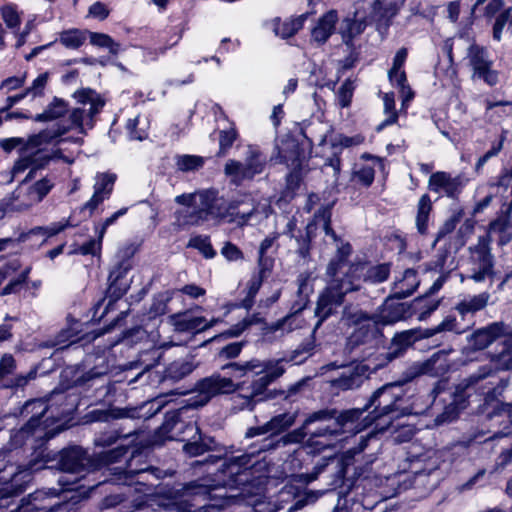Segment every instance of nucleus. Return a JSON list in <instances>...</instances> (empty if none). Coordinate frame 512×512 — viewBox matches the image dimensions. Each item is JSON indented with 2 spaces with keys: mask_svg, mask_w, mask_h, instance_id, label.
Returning a JSON list of instances; mask_svg holds the SVG:
<instances>
[{
  "mask_svg": "<svg viewBox=\"0 0 512 512\" xmlns=\"http://www.w3.org/2000/svg\"><path fill=\"white\" fill-rule=\"evenodd\" d=\"M447 381L439 380L433 390L426 397L418 396L414 399L410 407L403 405L405 403L404 390L399 383H388L377 389L370 397L365 409L373 407L364 421L362 428L356 426L357 432L375 422L374 430L369 432L366 437H361V441L354 454L362 452L367 446L368 439L372 438L375 430L384 428L388 421L399 418V416L421 415L427 412L429 405L433 403L436 397L446 389Z\"/></svg>",
  "mask_w": 512,
  "mask_h": 512,
  "instance_id": "nucleus-4",
  "label": "nucleus"
},
{
  "mask_svg": "<svg viewBox=\"0 0 512 512\" xmlns=\"http://www.w3.org/2000/svg\"><path fill=\"white\" fill-rule=\"evenodd\" d=\"M363 414L359 409H352L338 413L334 409H322L311 413L301 428L296 429L280 439L265 438L258 448L253 445L250 452L226 459H215L211 464H217L216 471L209 470V479L195 481L187 484L180 498L161 504L170 512H206V504L210 491L219 487L237 488L246 485L262 484L267 475V463L254 460L255 454L275 449L291 443H300L304 440L310 425L319 423V426L309 431L308 446L314 452H321L334 445L333 439L345 431L346 425L353 424Z\"/></svg>",
  "mask_w": 512,
  "mask_h": 512,
  "instance_id": "nucleus-1",
  "label": "nucleus"
},
{
  "mask_svg": "<svg viewBox=\"0 0 512 512\" xmlns=\"http://www.w3.org/2000/svg\"><path fill=\"white\" fill-rule=\"evenodd\" d=\"M102 239L98 235V239H91L88 242L74 248L70 254L96 255L100 252Z\"/></svg>",
  "mask_w": 512,
  "mask_h": 512,
  "instance_id": "nucleus-64",
  "label": "nucleus"
},
{
  "mask_svg": "<svg viewBox=\"0 0 512 512\" xmlns=\"http://www.w3.org/2000/svg\"><path fill=\"white\" fill-rule=\"evenodd\" d=\"M173 298L171 291L158 293L154 298L149 309L150 317H158L167 313L168 303Z\"/></svg>",
  "mask_w": 512,
  "mask_h": 512,
  "instance_id": "nucleus-53",
  "label": "nucleus"
},
{
  "mask_svg": "<svg viewBox=\"0 0 512 512\" xmlns=\"http://www.w3.org/2000/svg\"><path fill=\"white\" fill-rule=\"evenodd\" d=\"M420 284L417 271L409 268L395 277L392 286V297L403 299L412 295Z\"/></svg>",
  "mask_w": 512,
  "mask_h": 512,
  "instance_id": "nucleus-24",
  "label": "nucleus"
},
{
  "mask_svg": "<svg viewBox=\"0 0 512 512\" xmlns=\"http://www.w3.org/2000/svg\"><path fill=\"white\" fill-rule=\"evenodd\" d=\"M411 315L410 306L407 303H397L389 298L380 310L374 314V318L379 326H386L405 320Z\"/></svg>",
  "mask_w": 512,
  "mask_h": 512,
  "instance_id": "nucleus-20",
  "label": "nucleus"
},
{
  "mask_svg": "<svg viewBox=\"0 0 512 512\" xmlns=\"http://www.w3.org/2000/svg\"><path fill=\"white\" fill-rule=\"evenodd\" d=\"M466 183L467 180L462 175L452 176L450 173L438 171L430 176L428 187L435 193H444L449 198H456Z\"/></svg>",
  "mask_w": 512,
  "mask_h": 512,
  "instance_id": "nucleus-14",
  "label": "nucleus"
},
{
  "mask_svg": "<svg viewBox=\"0 0 512 512\" xmlns=\"http://www.w3.org/2000/svg\"><path fill=\"white\" fill-rule=\"evenodd\" d=\"M449 352L440 350L434 353L429 359L416 362L410 368L411 376L429 375L431 377H442L450 369V361L448 359Z\"/></svg>",
  "mask_w": 512,
  "mask_h": 512,
  "instance_id": "nucleus-16",
  "label": "nucleus"
},
{
  "mask_svg": "<svg viewBox=\"0 0 512 512\" xmlns=\"http://www.w3.org/2000/svg\"><path fill=\"white\" fill-rule=\"evenodd\" d=\"M226 201L218 197L217 191L209 189L197 192L196 210H178L175 212L179 227L199 225L209 218L224 220Z\"/></svg>",
  "mask_w": 512,
  "mask_h": 512,
  "instance_id": "nucleus-8",
  "label": "nucleus"
},
{
  "mask_svg": "<svg viewBox=\"0 0 512 512\" xmlns=\"http://www.w3.org/2000/svg\"><path fill=\"white\" fill-rule=\"evenodd\" d=\"M55 181L52 177L46 176L33 184H28V187L35 199L36 203H40L53 189Z\"/></svg>",
  "mask_w": 512,
  "mask_h": 512,
  "instance_id": "nucleus-50",
  "label": "nucleus"
},
{
  "mask_svg": "<svg viewBox=\"0 0 512 512\" xmlns=\"http://www.w3.org/2000/svg\"><path fill=\"white\" fill-rule=\"evenodd\" d=\"M366 27V17L356 10L354 17H347L343 19L339 33L342 36V40L346 45H351L353 39L360 35Z\"/></svg>",
  "mask_w": 512,
  "mask_h": 512,
  "instance_id": "nucleus-29",
  "label": "nucleus"
},
{
  "mask_svg": "<svg viewBox=\"0 0 512 512\" xmlns=\"http://www.w3.org/2000/svg\"><path fill=\"white\" fill-rule=\"evenodd\" d=\"M25 409L35 411V415H33L27 424L12 437V441L14 443L24 441L25 443L40 442L42 444L62 431L60 426L55 428L50 427V424H48L49 416H46L43 420V417H45L47 412L50 410V407H48L45 400L36 399L29 401L26 403Z\"/></svg>",
  "mask_w": 512,
  "mask_h": 512,
  "instance_id": "nucleus-9",
  "label": "nucleus"
},
{
  "mask_svg": "<svg viewBox=\"0 0 512 512\" xmlns=\"http://www.w3.org/2000/svg\"><path fill=\"white\" fill-rule=\"evenodd\" d=\"M423 331L417 329H411L397 333L393 337V344L398 346L400 349H404L412 345L415 340L423 338Z\"/></svg>",
  "mask_w": 512,
  "mask_h": 512,
  "instance_id": "nucleus-59",
  "label": "nucleus"
},
{
  "mask_svg": "<svg viewBox=\"0 0 512 512\" xmlns=\"http://www.w3.org/2000/svg\"><path fill=\"white\" fill-rule=\"evenodd\" d=\"M90 43L94 46L107 48L109 52L113 55H117L121 46L119 43L115 42L112 37L105 33L98 32H90L89 33Z\"/></svg>",
  "mask_w": 512,
  "mask_h": 512,
  "instance_id": "nucleus-51",
  "label": "nucleus"
},
{
  "mask_svg": "<svg viewBox=\"0 0 512 512\" xmlns=\"http://www.w3.org/2000/svg\"><path fill=\"white\" fill-rule=\"evenodd\" d=\"M224 173L234 184H240L246 179H251L250 176L247 175L243 161L234 159L228 160L224 167Z\"/></svg>",
  "mask_w": 512,
  "mask_h": 512,
  "instance_id": "nucleus-46",
  "label": "nucleus"
},
{
  "mask_svg": "<svg viewBox=\"0 0 512 512\" xmlns=\"http://www.w3.org/2000/svg\"><path fill=\"white\" fill-rule=\"evenodd\" d=\"M280 157L295 172L301 170L302 164L306 160L304 152L295 141L287 143V149L280 151Z\"/></svg>",
  "mask_w": 512,
  "mask_h": 512,
  "instance_id": "nucleus-35",
  "label": "nucleus"
},
{
  "mask_svg": "<svg viewBox=\"0 0 512 512\" xmlns=\"http://www.w3.org/2000/svg\"><path fill=\"white\" fill-rule=\"evenodd\" d=\"M363 159L370 160L371 163H356L352 170V180L361 184L364 187H369L375 177V168H383V160L379 157L370 154H364Z\"/></svg>",
  "mask_w": 512,
  "mask_h": 512,
  "instance_id": "nucleus-25",
  "label": "nucleus"
},
{
  "mask_svg": "<svg viewBox=\"0 0 512 512\" xmlns=\"http://www.w3.org/2000/svg\"><path fill=\"white\" fill-rule=\"evenodd\" d=\"M262 318L259 314H252L247 317H245L243 320H241L239 323L231 327L228 331L224 333V335L228 337H237L241 333H243L248 327L254 324H258L262 322Z\"/></svg>",
  "mask_w": 512,
  "mask_h": 512,
  "instance_id": "nucleus-60",
  "label": "nucleus"
},
{
  "mask_svg": "<svg viewBox=\"0 0 512 512\" xmlns=\"http://www.w3.org/2000/svg\"><path fill=\"white\" fill-rule=\"evenodd\" d=\"M354 84L350 79H347L340 86L336 98L338 105L342 108L348 107L352 101Z\"/></svg>",
  "mask_w": 512,
  "mask_h": 512,
  "instance_id": "nucleus-61",
  "label": "nucleus"
},
{
  "mask_svg": "<svg viewBox=\"0 0 512 512\" xmlns=\"http://www.w3.org/2000/svg\"><path fill=\"white\" fill-rule=\"evenodd\" d=\"M188 247L197 249L205 258L210 259L216 255L210 239L207 236H194L188 242Z\"/></svg>",
  "mask_w": 512,
  "mask_h": 512,
  "instance_id": "nucleus-56",
  "label": "nucleus"
},
{
  "mask_svg": "<svg viewBox=\"0 0 512 512\" xmlns=\"http://www.w3.org/2000/svg\"><path fill=\"white\" fill-rule=\"evenodd\" d=\"M409 416H399V418L388 421L384 424V428L377 429L375 432H384L390 430L392 433V440L395 443H404L410 441L415 432L416 428L413 423L408 421Z\"/></svg>",
  "mask_w": 512,
  "mask_h": 512,
  "instance_id": "nucleus-28",
  "label": "nucleus"
},
{
  "mask_svg": "<svg viewBox=\"0 0 512 512\" xmlns=\"http://www.w3.org/2000/svg\"><path fill=\"white\" fill-rule=\"evenodd\" d=\"M224 220L237 226L256 225L271 214V206L266 199L256 201L251 195H243L226 203Z\"/></svg>",
  "mask_w": 512,
  "mask_h": 512,
  "instance_id": "nucleus-10",
  "label": "nucleus"
},
{
  "mask_svg": "<svg viewBox=\"0 0 512 512\" xmlns=\"http://www.w3.org/2000/svg\"><path fill=\"white\" fill-rule=\"evenodd\" d=\"M60 43L68 49H78L86 41V32L78 29H69L61 32Z\"/></svg>",
  "mask_w": 512,
  "mask_h": 512,
  "instance_id": "nucleus-49",
  "label": "nucleus"
},
{
  "mask_svg": "<svg viewBox=\"0 0 512 512\" xmlns=\"http://www.w3.org/2000/svg\"><path fill=\"white\" fill-rule=\"evenodd\" d=\"M512 33V8H505L501 11L493 25V39L500 41L502 39L503 31Z\"/></svg>",
  "mask_w": 512,
  "mask_h": 512,
  "instance_id": "nucleus-45",
  "label": "nucleus"
},
{
  "mask_svg": "<svg viewBox=\"0 0 512 512\" xmlns=\"http://www.w3.org/2000/svg\"><path fill=\"white\" fill-rule=\"evenodd\" d=\"M306 18L307 14H302L283 22L279 18H275L266 25L273 30L275 35L285 39L297 33L303 27Z\"/></svg>",
  "mask_w": 512,
  "mask_h": 512,
  "instance_id": "nucleus-30",
  "label": "nucleus"
},
{
  "mask_svg": "<svg viewBox=\"0 0 512 512\" xmlns=\"http://www.w3.org/2000/svg\"><path fill=\"white\" fill-rule=\"evenodd\" d=\"M298 352L295 351L293 355L287 358H280L277 360H268L261 361L259 359H251L249 361L243 362V365H253V368L245 369L246 376L248 374L260 375L266 374V376L270 379L271 382L279 378L285 372V363L294 362L300 363L301 361L297 360Z\"/></svg>",
  "mask_w": 512,
  "mask_h": 512,
  "instance_id": "nucleus-15",
  "label": "nucleus"
},
{
  "mask_svg": "<svg viewBox=\"0 0 512 512\" xmlns=\"http://www.w3.org/2000/svg\"><path fill=\"white\" fill-rule=\"evenodd\" d=\"M384 105V114L386 118L377 127L378 131H381L385 127L395 124L398 120V112L395 108V96L394 93H385L382 97Z\"/></svg>",
  "mask_w": 512,
  "mask_h": 512,
  "instance_id": "nucleus-47",
  "label": "nucleus"
},
{
  "mask_svg": "<svg viewBox=\"0 0 512 512\" xmlns=\"http://www.w3.org/2000/svg\"><path fill=\"white\" fill-rule=\"evenodd\" d=\"M304 320L299 312L290 314L282 320L275 323L272 327L274 331L282 330L284 332H291L303 326Z\"/></svg>",
  "mask_w": 512,
  "mask_h": 512,
  "instance_id": "nucleus-57",
  "label": "nucleus"
},
{
  "mask_svg": "<svg viewBox=\"0 0 512 512\" xmlns=\"http://www.w3.org/2000/svg\"><path fill=\"white\" fill-rule=\"evenodd\" d=\"M495 369H512V350L506 349L499 354L493 355L489 366L482 367L478 374H474L469 377L467 387L473 386L480 380L490 376L492 371Z\"/></svg>",
  "mask_w": 512,
  "mask_h": 512,
  "instance_id": "nucleus-26",
  "label": "nucleus"
},
{
  "mask_svg": "<svg viewBox=\"0 0 512 512\" xmlns=\"http://www.w3.org/2000/svg\"><path fill=\"white\" fill-rule=\"evenodd\" d=\"M68 226V221L60 222V223H52L46 227H35L26 233H22L19 236V241L25 242L29 240L33 236H40L42 238V243L45 242L48 238L57 235L61 231H63Z\"/></svg>",
  "mask_w": 512,
  "mask_h": 512,
  "instance_id": "nucleus-40",
  "label": "nucleus"
},
{
  "mask_svg": "<svg viewBox=\"0 0 512 512\" xmlns=\"http://www.w3.org/2000/svg\"><path fill=\"white\" fill-rule=\"evenodd\" d=\"M374 319V314H368L358 306L346 305L342 313V322L349 327H357Z\"/></svg>",
  "mask_w": 512,
  "mask_h": 512,
  "instance_id": "nucleus-36",
  "label": "nucleus"
},
{
  "mask_svg": "<svg viewBox=\"0 0 512 512\" xmlns=\"http://www.w3.org/2000/svg\"><path fill=\"white\" fill-rule=\"evenodd\" d=\"M367 368L364 365L344 367L338 377L330 381L331 385L339 390L358 388L366 379Z\"/></svg>",
  "mask_w": 512,
  "mask_h": 512,
  "instance_id": "nucleus-22",
  "label": "nucleus"
},
{
  "mask_svg": "<svg viewBox=\"0 0 512 512\" xmlns=\"http://www.w3.org/2000/svg\"><path fill=\"white\" fill-rule=\"evenodd\" d=\"M473 10L480 12L487 19H492L504 10V2L503 0H477Z\"/></svg>",
  "mask_w": 512,
  "mask_h": 512,
  "instance_id": "nucleus-48",
  "label": "nucleus"
},
{
  "mask_svg": "<svg viewBox=\"0 0 512 512\" xmlns=\"http://www.w3.org/2000/svg\"><path fill=\"white\" fill-rule=\"evenodd\" d=\"M196 368L192 358L172 362L165 370V378L177 381L189 375Z\"/></svg>",
  "mask_w": 512,
  "mask_h": 512,
  "instance_id": "nucleus-39",
  "label": "nucleus"
},
{
  "mask_svg": "<svg viewBox=\"0 0 512 512\" xmlns=\"http://www.w3.org/2000/svg\"><path fill=\"white\" fill-rule=\"evenodd\" d=\"M49 80V74L47 72L38 75L32 82L31 86L25 89V94L32 98L40 97L44 94V90Z\"/></svg>",
  "mask_w": 512,
  "mask_h": 512,
  "instance_id": "nucleus-62",
  "label": "nucleus"
},
{
  "mask_svg": "<svg viewBox=\"0 0 512 512\" xmlns=\"http://www.w3.org/2000/svg\"><path fill=\"white\" fill-rule=\"evenodd\" d=\"M42 454L43 451L25 467L0 463V508L10 506L11 499L25 490L26 485L32 480V472L48 467L47 460L39 459ZM3 460V453L0 452V462Z\"/></svg>",
  "mask_w": 512,
  "mask_h": 512,
  "instance_id": "nucleus-7",
  "label": "nucleus"
},
{
  "mask_svg": "<svg viewBox=\"0 0 512 512\" xmlns=\"http://www.w3.org/2000/svg\"><path fill=\"white\" fill-rule=\"evenodd\" d=\"M505 334H507V331L504 323L494 322L475 330L469 335L468 345L472 350H483Z\"/></svg>",
  "mask_w": 512,
  "mask_h": 512,
  "instance_id": "nucleus-17",
  "label": "nucleus"
},
{
  "mask_svg": "<svg viewBox=\"0 0 512 512\" xmlns=\"http://www.w3.org/2000/svg\"><path fill=\"white\" fill-rule=\"evenodd\" d=\"M243 163L247 175L252 179L256 175L263 173L267 164V157L257 146L249 145L246 148Z\"/></svg>",
  "mask_w": 512,
  "mask_h": 512,
  "instance_id": "nucleus-31",
  "label": "nucleus"
},
{
  "mask_svg": "<svg viewBox=\"0 0 512 512\" xmlns=\"http://www.w3.org/2000/svg\"><path fill=\"white\" fill-rule=\"evenodd\" d=\"M296 420L294 413H282L274 416L263 425L250 427L245 433L246 438H253L260 435L270 434L278 435L289 429Z\"/></svg>",
  "mask_w": 512,
  "mask_h": 512,
  "instance_id": "nucleus-18",
  "label": "nucleus"
},
{
  "mask_svg": "<svg viewBox=\"0 0 512 512\" xmlns=\"http://www.w3.org/2000/svg\"><path fill=\"white\" fill-rule=\"evenodd\" d=\"M467 59L472 68L473 80H482L488 86H495L498 83L499 73L493 69V61L484 47L476 44L470 45Z\"/></svg>",
  "mask_w": 512,
  "mask_h": 512,
  "instance_id": "nucleus-13",
  "label": "nucleus"
},
{
  "mask_svg": "<svg viewBox=\"0 0 512 512\" xmlns=\"http://www.w3.org/2000/svg\"><path fill=\"white\" fill-rule=\"evenodd\" d=\"M270 383H272L270 379L266 374H263L251 382L249 386L250 392L246 395H238L235 402L239 400L240 403H242V409L247 408L252 410L255 403L254 398L262 395Z\"/></svg>",
  "mask_w": 512,
  "mask_h": 512,
  "instance_id": "nucleus-33",
  "label": "nucleus"
},
{
  "mask_svg": "<svg viewBox=\"0 0 512 512\" xmlns=\"http://www.w3.org/2000/svg\"><path fill=\"white\" fill-rule=\"evenodd\" d=\"M488 232L491 235H498L500 245H505L512 239V226L507 216H501L492 221Z\"/></svg>",
  "mask_w": 512,
  "mask_h": 512,
  "instance_id": "nucleus-42",
  "label": "nucleus"
},
{
  "mask_svg": "<svg viewBox=\"0 0 512 512\" xmlns=\"http://www.w3.org/2000/svg\"><path fill=\"white\" fill-rule=\"evenodd\" d=\"M50 495L55 496L54 491L49 490H38L29 495L28 499H23L21 506L18 508L17 512H68V504L67 503H57L53 504L51 507L40 506L38 504L39 501L44 498L49 497Z\"/></svg>",
  "mask_w": 512,
  "mask_h": 512,
  "instance_id": "nucleus-23",
  "label": "nucleus"
},
{
  "mask_svg": "<svg viewBox=\"0 0 512 512\" xmlns=\"http://www.w3.org/2000/svg\"><path fill=\"white\" fill-rule=\"evenodd\" d=\"M322 217L326 242L335 246L336 254L327 265V286L317 301L315 314L319 318L318 324L336 312L347 294L360 290L365 282H384L390 274V265L385 263L374 266L364 262L348 264L352 246L332 229L329 211H325Z\"/></svg>",
  "mask_w": 512,
  "mask_h": 512,
  "instance_id": "nucleus-3",
  "label": "nucleus"
},
{
  "mask_svg": "<svg viewBox=\"0 0 512 512\" xmlns=\"http://www.w3.org/2000/svg\"><path fill=\"white\" fill-rule=\"evenodd\" d=\"M125 447H116L113 450H109L101 455V463H92L88 457L86 451L81 447H71L64 449L59 458V469L65 474L62 475L58 482L62 486L64 491H78L84 488V485H80L79 482L85 478V476H74L83 471H93L100 469L102 466H110L120 461L121 458H125L127 454Z\"/></svg>",
  "mask_w": 512,
  "mask_h": 512,
  "instance_id": "nucleus-6",
  "label": "nucleus"
},
{
  "mask_svg": "<svg viewBox=\"0 0 512 512\" xmlns=\"http://www.w3.org/2000/svg\"><path fill=\"white\" fill-rule=\"evenodd\" d=\"M489 299L490 294L488 292H482L477 295H468L457 303L455 309L462 317H465L467 314H474L484 309L487 306Z\"/></svg>",
  "mask_w": 512,
  "mask_h": 512,
  "instance_id": "nucleus-32",
  "label": "nucleus"
},
{
  "mask_svg": "<svg viewBox=\"0 0 512 512\" xmlns=\"http://www.w3.org/2000/svg\"><path fill=\"white\" fill-rule=\"evenodd\" d=\"M237 138L238 132L235 127L231 126L228 129L221 130L219 133V151L217 155L219 157L225 156Z\"/></svg>",
  "mask_w": 512,
  "mask_h": 512,
  "instance_id": "nucleus-55",
  "label": "nucleus"
},
{
  "mask_svg": "<svg viewBox=\"0 0 512 512\" xmlns=\"http://www.w3.org/2000/svg\"><path fill=\"white\" fill-rule=\"evenodd\" d=\"M337 21L338 14L336 10H330L320 17L311 30V42L317 46L326 43L333 34Z\"/></svg>",
  "mask_w": 512,
  "mask_h": 512,
  "instance_id": "nucleus-27",
  "label": "nucleus"
},
{
  "mask_svg": "<svg viewBox=\"0 0 512 512\" xmlns=\"http://www.w3.org/2000/svg\"><path fill=\"white\" fill-rule=\"evenodd\" d=\"M470 276L479 283L494 277V261L490 252V242L487 237H480L477 244L470 248Z\"/></svg>",
  "mask_w": 512,
  "mask_h": 512,
  "instance_id": "nucleus-11",
  "label": "nucleus"
},
{
  "mask_svg": "<svg viewBox=\"0 0 512 512\" xmlns=\"http://www.w3.org/2000/svg\"><path fill=\"white\" fill-rule=\"evenodd\" d=\"M116 175L112 173H98L95 176L94 192L92 197L84 204L83 209L92 214L96 208L108 199L113 191Z\"/></svg>",
  "mask_w": 512,
  "mask_h": 512,
  "instance_id": "nucleus-19",
  "label": "nucleus"
},
{
  "mask_svg": "<svg viewBox=\"0 0 512 512\" xmlns=\"http://www.w3.org/2000/svg\"><path fill=\"white\" fill-rule=\"evenodd\" d=\"M78 106L73 108L66 120L58 122L37 134L31 135L23 149L22 155L12 168L13 177L29 170L23 182L0 203V209L5 213L22 212L36 205V201L28 187L27 180L32 179L36 170L43 168L51 160H63L72 163L73 159L64 156L60 150L47 152L44 149L56 139L70 131L80 135H86L95 125V117L105 105L104 99L96 91L83 88L73 94Z\"/></svg>",
  "mask_w": 512,
  "mask_h": 512,
  "instance_id": "nucleus-2",
  "label": "nucleus"
},
{
  "mask_svg": "<svg viewBox=\"0 0 512 512\" xmlns=\"http://www.w3.org/2000/svg\"><path fill=\"white\" fill-rule=\"evenodd\" d=\"M432 209V203L429 195L424 194L419 200L416 216V226L420 234H425L428 228L429 213Z\"/></svg>",
  "mask_w": 512,
  "mask_h": 512,
  "instance_id": "nucleus-44",
  "label": "nucleus"
},
{
  "mask_svg": "<svg viewBox=\"0 0 512 512\" xmlns=\"http://www.w3.org/2000/svg\"><path fill=\"white\" fill-rule=\"evenodd\" d=\"M263 283V270L260 272L253 274L249 281L247 282L246 288L244 290L245 296L241 300L239 307L244 308L246 310H250L255 302V297L258 294Z\"/></svg>",
  "mask_w": 512,
  "mask_h": 512,
  "instance_id": "nucleus-38",
  "label": "nucleus"
},
{
  "mask_svg": "<svg viewBox=\"0 0 512 512\" xmlns=\"http://www.w3.org/2000/svg\"><path fill=\"white\" fill-rule=\"evenodd\" d=\"M459 409L460 407L457 403L451 402L449 405L445 407L444 411L441 414L436 416L434 420V425L440 426L445 423L452 422L458 417Z\"/></svg>",
  "mask_w": 512,
  "mask_h": 512,
  "instance_id": "nucleus-63",
  "label": "nucleus"
},
{
  "mask_svg": "<svg viewBox=\"0 0 512 512\" xmlns=\"http://www.w3.org/2000/svg\"><path fill=\"white\" fill-rule=\"evenodd\" d=\"M465 331V329L458 323L455 316H447L443 319L441 323H439L434 328H428L423 330L422 337H432L438 333L442 332H454L457 334H461Z\"/></svg>",
  "mask_w": 512,
  "mask_h": 512,
  "instance_id": "nucleus-43",
  "label": "nucleus"
},
{
  "mask_svg": "<svg viewBox=\"0 0 512 512\" xmlns=\"http://www.w3.org/2000/svg\"><path fill=\"white\" fill-rule=\"evenodd\" d=\"M388 77L392 85L396 86L402 96V106L407 107L408 103L413 99L414 93L407 84L406 73L403 69L389 70Z\"/></svg>",
  "mask_w": 512,
  "mask_h": 512,
  "instance_id": "nucleus-37",
  "label": "nucleus"
},
{
  "mask_svg": "<svg viewBox=\"0 0 512 512\" xmlns=\"http://www.w3.org/2000/svg\"><path fill=\"white\" fill-rule=\"evenodd\" d=\"M1 17L9 29L16 30L21 24V12L15 4H6L0 8Z\"/></svg>",
  "mask_w": 512,
  "mask_h": 512,
  "instance_id": "nucleus-54",
  "label": "nucleus"
},
{
  "mask_svg": "<svg viewBox=\"0 0 512 512\" xmlns=\"http://www.w3.org/2000/svg\"><path fill=\"white\" fill-rule=\"evenodd\" d=\"M68 111V104L60 98L55 97L46 109L37 114L34 118L37 122L52 121L62 117Z\"/></svg>",
  "mask_w": 512,
  "mask_h": 512,
  "instance_id": "nucleus-41",
  "label": "nucleus"
},
{
  "mask_svg": "<svg viewBox=\"0 0 512 512\" xmlns=\"http://www.w3.org/2000/svg\"><path fill=\"white\" fill-rule=\"evenodd\" d=\"M169 320L178 332H202L220 321L217 318L207 321L202 316H190L187 313L173 314L169 317Z\"/></svg>",
  "mask_w": 512,
  "mask_h": 512,
  "instance_id": "nucleus-21",
  "label": "nucleus"
},
{
  "mask_svg": "<svg viewBox=\"0 0 512 512\" xmlns=\"http://www.w3.org/2000/svg\"><path fill=\"white\" fill-rule=\"evenodd\" d=\"M253 365H243V362H230L223 365L220 371L199 380L195 386V395L175 411L166 413L163 429L171 432L181 424L182 415L190 408H198L207 404L213 397L221 394H232L244 390L246 370Z\"/></svg>",
  "mask_w": 512,
  "mask_h": 512,
  "instance_id": "nucleus-5",
  "label": "nucleus"
},
{
  "mask_svg": "<svg viewBox=\"0 0 512 512\" xmlns=\"http://www.w3.org/2000/svg\"><path fill=\"white\" fill-rule=\"evenodd\" d=\"M126 128L131 139L143 140L148 136L146 121L142 120L139 116L129 119Z\"/></svg>",
  "mask_w": 512,
  "mask_h": 512,
  "instance_id": "nucleus-58",
  "label": "nucleus"
},
{
  "mask_svg": "<svg viewBox=\"0 0 512 512\" xmlns=\"http://www.w3.org/2000/svg\"><path fill=\"white\" fill-rule=\"evenodd\" d=\"M134 461L135 459L133 457L125 463V467L115 466L109 468V471H111L113 475L110 481L119 485L139 486V488L136 487L135 490L148 495V491H150V489L146 487L144 482L139 478L144 479L145 474H152L155 478H160V470L146 465L137 467Z\"/></svg>",
  "mask_w": 512,
  "mask_h": 512,
  "instance_id": "nucleus-12",
  "label": "nucleus"
},
{
  "mask_svg": "<svg viewBox=\"0 0 512 512\" xmlns=\"http://www.w3.org/2000/svg\"><path fill=\"white\" fill-rule=\"evenodd\" d=\"M204 158L197 155H179L176 157V167L182 172H192L203 167Z\"/></svg>",
  "mask_w": 512,
  "mask_h": 512,
  "instance_id": "nucleus-52",
  "label": "nucleus"
},
{
  "mask_svg": "<svg viewBox=\"0 0 512 512\" xmlns=\"http://www.w3.org/2000/svg\"><path fill=\"white\" fill-rule=\"evenodd\" d=\"M379 328L380 326L375 321V318L363 325L355 327L349 337V344L357 346L371 341L378 334Z\"/></svg>",
  "mask_w": 512,
  "mask_h": 512,
  "instance_id": "nucleus-34",
  "label": "nucleus"
}]
</instances>
